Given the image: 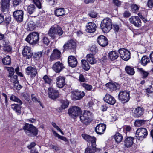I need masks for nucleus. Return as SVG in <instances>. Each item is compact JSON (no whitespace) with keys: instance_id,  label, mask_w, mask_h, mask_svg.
<instances>
[{"instance_id":"obj_18","label":"nucleus","mask_w":153,"mask_h":153,"mask_svg":"<svg viewBox=\"0 0 153 153\" xmlns=\"http://www.w3.org/2000/svg\"><path fill=\"white\" fill-rule=\"evenodd\" d=\"M22 54L24 57L27 59L31 58L32 55V53L31 52L30 48L28 46L24 47L22 52Z\"/></svg>"},{"instance_id":"obj_42","label":"nucleus","mask_w":153,"mask_h":153,"mask_svg":"<svg viewBox=\"0 0 153 153\" xmlns=\"http://www.w3.org/2000/svg\"><path fill=\"white\" fill-rule=\"evenodd\" d=\"M2 62L5 65H9L11 63V59L9 56H7L3 58L2 60Z\"/></svg>"},{"instance_id":"obj_19","label":"nucleus","mask_w":153,"mask_h":153,"mask_svg":"<svg viewBox=\"0 0 153 153\" xmlns=\"http://www.w3.org/2000/svg\"><path fill=\"white\" fill-rule=\"evenodd\" d=\"M104 101L107 103L111 105H114L116 101L114 98L111 95L107 94L104 98Z\"/></svg>"},{"instance_id":"obj_24","label":"nucleus","mask_w":153,"mask_h":153,"mask_svg":"<svg viewBox=\"0 0 153 153\" xmlns=\"http://www.w3.org/2000/svg\"><path fill=\"white\" fill-rule=\"evenodd\" d=\"M65 78L63 76H59L56 79V84L57 86L59 88L63 87L65 85Z\"/></svg>"},{"instance_id":"obj_15","label":"nucleus","mask_w":153,"mask_h":153,"mask_svg":"<svg viewBox=\"0 0 153 153\" xmlns=\"http://www.w3.org/2000/svg\"><path fill=\"white\" fill-rule=\"evenodd\" d=\"M73 99L75 100H79L82 98L85 95L84 92L82 91L75 90L72 91Z\"/></svg>"},{"instance_id":"obj_7","label":"nucleus","mask_w":153,"mask_h":153,"mask_svg":"<svg viewBox=\"0 0 153 153\" xmlns=\"http://www.w3.org/2000/svg\"><path fill=\"white\" fill-rule=\"evenodd\" d=\"M118 52L120 58L125 61H128L130 58V52L127 49L122 48L119 49Z\"/></svg>"},{"instance_id":"obj_49","label":"nucleus","mask_w":153,"mask_h":153,"mask_svg":"<svg viewBox=\"0 0 153 153\" xmlns=\"http://www.w3.org/2000/svg\"><path fill=\"white\" fill-rule=\"evenodd\" d=\"M53 133L55 134V136L61 139V140L65 142L68 141V140L65 137L59 135V134L56 132L55 131L53 132Z\"/></svg>"},{"instance_id":"obj_58","label":"nucleus","mask_w":153,"mask_h":153,"mask_svg":"<svg viewBox=\"0 0 153 153\" xmlns=\"http://www.w3.org/2000/svg\"><path fill=\"white\" fill-rule=\"evenodd\" d=\"M83 138L87 142H88L89 139L90 137V136L85 134H82Z\"/></svg>"},{"instance_id":"obj_10","label":"nucleus","mask_w":153,"mask_h":153,"mask_svg":"<svg viewBox=\"0 0 153 153\" xmlns=\"http://www.w3.org/2000/svg\"><path fill=\"white\" fill-rule=\"evenodd\" d=\"M148 134L146 129L144 128H138L135 133V136L137 137L145 138Z\"/></svg>"},{"instance_id":"obj_1","label":"nucleus","mask_w":153,"mask_h":153,"mask_svg":"<svg viewBox=\"0 0 153 153\" xmlns=\"http://www.w3.org/2000/svg\"><path fill=\"white\" fill-rule=\"evenodd\" d=\"M23 130L26 134L30 137L35 136L38 134V129L32 124L26 123L23 127Z\"/></svg>"},{"instance_id":"obj_44","label":"nucleus","mask_w":153,"mask_h":153,"mask_svg":"<svg viewBox=\"0 0 153 153\" xmlns=\"http://www.w3.org/2000/svg\"><path fill=\"white\" fill-rule=\"evenodd\" d=\"M81 62L83 65V68L86 70H88L90 68V67L88 63L85 60H82Z\"/></svg>"},{"instance_id":"obj_20","label":"nucleus","mask_w":153,"mask_h":153,"mask_svg":"<svg viewBox=\"0 0 153 153\" xmlns=\"http://www.w3.org/2000/svg\"><path fill=\"white\" fill-rule=\"evenodd\" d=\"M76 43L73 40L68 41L63 46L64 51L69 49H74L76 47Z\"/></svg>"},{"instance_id":"obj_59","label":"nucleus","mask_w":153,"mask_h":153,"mask_svg":"<svg viewBox=\"0 0 153 153\" xmlns=\"http://www.w3.org/2000/svg\"><path fill=\"white\" fill-rule=\"evenodd\" d=\"M139 8L138 6L136 4L133 5L131 6L132 11L133 13H135L136 11L138 10Z\"/></svg>"},{"instance_id":"obj_40","label":"nucleus","mask_w":153,"mask_h":153,"mask_svg":"<svg viewBox=\"0 0 153 153\" xmlns=\"http://www.w3.org/2000/svg\"><path fill=\"white\" fill-rule=\"evenodd\" d=\"M114 139L117 143H120L123 138L122 136L119 133H117L114 135Z\"/></svg>"},{"instance_id":"obj_57","label":"nucleus","mask_w":153,"mask_h":153,"mask_svg":"<svg viewBox=\"0 0 153 153\" xmlns=\"http://www.w3.org/2000/svg\"><path fill=\"white\" fill-rule=\"evenodd\" d=\"M9 71V77H11L14 74V69L13 68H9L8 69Z\"/></svg>"},{"instance_id":"obj_46","label":"nucleus","mask_w":153,"mask_h":153,"mask_svg":"<svg viewBox=\"0 0 153 153\" xmlns=\"http://www.w3.org/2000/svg\"><path fill=\"white\" fill-rule=\"evenodd\" d=\"M43 79L46 83L49 84H50L52 82V79L47 75H45Z\"/></svg>"},{"instance_id":"obj_17","label":"nucleus","mask_w":153,"mask_h":153,"mask_svg":"<svg viewBox=\"0 0 153 153\" xmlns=\"http://www.w3.org/2000/svg\"><path fill=\"white\" fill-rule=\"evenodd\" d=\"M86 31L88 33H93L95 32L97 27L96 24L93 22L88 23L86 26Z\"/></svg>"},{"instance_id":"obj_47","label":"nucleus","mask_w":153,"mask_h":153,"mask_svg":"<svg viewBox=\"0 0 153 153\" xmlns=\"http://www.w3.org/2000/svg\"><path fill=\"white\" fill-rule=\"evenodd\" d=\"M81 85L87 90L90 91L92 89V86L89 84L83 83L81 84Z\"/></svg>"},{"instance_id":"obj_37","label":"nucleus","mask_w":153,"mask_h":153,"mask_svg":"<svg viewBox=\"0 0 153 153\" xmlns=\"http://www.w3.org/2000/svg\"><path fill=\"white\" fill-rule=\"evenodd\" d=\"M87 59L91 64H93L96 63V60L94 56L92 54H88L87 55Z\"/></svg>"},{"instance_id":"obj_48","label":"nucleus","mask_w":153,"mask_h":153,"mask_svg":"<svg viewBox=\"0 0 153 153\" xmlns=\"http://www.w3.org/2000/svg\"><path fill=\"white\" fill-rule=\"evenodd\" d=\"M56 33L57 34V36L58 35L59 36H61L63 34V31L62 28L59 26L57 25V27L56 28Z\"/></svg>"},{"instance_id":"obj_55","label":"nucleus","mask_w":153,"mask_h":153,"mask_svg":"<svg viewBox=\"0 0 153 153\" xmlns=\"http://www.w3.org/2000/svg\"><path fill=\"white\" fill-rule=\"evenodd\" d=\"M52 126L60 132L63 135L64 134L63 132L61 130L59 127L57 126L55 123L52 122Z\"/></svg>"},{"instance_id":"obj_51","label":"nucleus","mask_w":153,"mask_h":153,"mask_svg":"<svg viewBox=\"0 0 153 153\" xmlns=\"http://www.w3.org/2000/svg\"><path fill=\"white\" fill-rule=\"evenodd\" d=\"M142 75L143 78H145L147 77L149 74V73L143 70L142 68H140L139 69Z\"/></svg>"},{"instance_id":"obj_61","label":"nucleus","mask_w":153,"mask_h":153,"mask_svg":"<svg viewBox=\"0 0 153 153\" xmlns=\"http://www.w3.org/2000/svg\"><path fill=\"white\" fill-rule=\"evenodd\" d=\"M89 15L91 17L94 18L97 16V14L95 12L92 11L89 13Z\"/></svg>"},{"instance_id":"obj_29","label":"nucleus","mask_w":153,"mask_h":153,"mask_svg":"<svg viewBox=\"0 0 153 153\" xmlns=\"http://www.w3.org/2000/svg\"><path fill=\"white\" fill-rule=\"evenodd\" d=\"M10 0H1L2 11L3 12L7 10L10 5Z\"/></svg>"},{"instance_id":"obj_5","label":"nucleus","mask_w":153,"mask_h":153,"mask_svg":"<svg viewBox=\"0 0 153 153\" xmlns=\"http://www.w3.org/2000/svg\"><path fill=\"white\" fill-rule=\"evenodd\" d=\"M118 98L120 101L123 103L128 102L130 98L129 91H120Z\"/></svg>"},{"instance_id":"obj_60","label":"nucleus","mask_w":153,"mask_h":153,"mask_svg":"<svg viewBox=\"0 0 153 153\" xmlns=\"http://www.w3.org/2000/svg\"><path fill=\"white\" fill-rule=\"evenodd\" d=\"M11 17L10 16L7 17L5 19L4 22L7 25H8L11 21Z\"/></svg>"},{"instance_id":"obj_6","label":"nucleus","mask_w":153,"mask_h":153,"mask_svg":"<svg viewBox=\"0 0 153 153\" xmlns=\"http://www.w3.org/2000/svg\"><path fill=\"white\" fill-rule=\"evenodd\" d=\"M81 112V110L80 108L76 106H74L70 108L68 111L69 116L72 118L80 115Z\"/></svg>"},{"instance_id":"obj_54","label":"nucleus","mask_w":153,"mask_h":153,"mask_svg":"<svg viewBox=\"0 0 153 153\" xmlns=\"http://www.w3.org/2000/svg\"><path fill=\"white\" fill-rule=\"evenodd\" d=\"M42 40L43 44L46 45H48L50 43V40L47 37H43Z\"/></svg>"},{"instance_id":"obj_23","label":"nucleus","mask_w":153,"mask_h":153,"mask_svg":"<svg viewBox=\"0 0 153 153\" xmlns=\"http://www.w3.org/2000/svg\"><path fill=\"white\" fill-rule=\"evenodd\" d=\"M64 68L63 64L59 61L56 62L52 67V69L57 73L60 72Z\"/></svg>"},{"instance_id":"obj_63","label":"nucleus","mask_w":153,"mask_h":153,"mask_svg":"<svg viewBox=\"0 0 153 153\" xmlns=\"http://www.w3.org/2000/svg\"><path fill=\"white\" fill-rule=\"evenodd\" d=\"M147 5L149 8H152L153 7V0H148Z\"/></svg>"},{"instance_id":"obj_28","label":"nucleus","mask_w":153,"mask_h":153,"mask_svg":"<svg viewBox=\"0 0 153 153\" xmlns=\"http://www.w3.org/2000/svg\"><path fill=\"white\" fill-rule=\"evenodd\" d=\"M20 104H14L11 105V108L16 113H17L18 115H19L21 114V109L22 107Z\"/></svg>"},{"instance_id":"obj_32","label":"nucleus","mask_w":153,"mask_h":153,"mask_svg":"<svg viewBox=\"0 0 153 153\" xmlns=\"http://www.w3.org/2000/svg\"><path fill=\"white\" fill-rule=\"evenodd\" d=\"M36 8L34 4H30L27 7V13L30 15H31L35 13L36 12Z\"/></svg>"},{"instance_id":"obj_43","label":"nucleus","mask_w":153,"mask_h":153,"mask_svg":"<svg viewBox=\"0 0 153 153\" xmlns=\"http://www.w3.org/2000/svg\"><path fill=\"white\" fill-rule=\"evenodd\" d=\"M62 104L61 107L62 109H64L68 107L69 102L66 100H62L61 101Z\"/></svg>"},{"instance_id":"obj_35","label":"nucleus","mask_w":153,"mask_h":153,"mask_svg":"<svg viewBox=\"0 0 153 153\" xmlns=\"http://www.w3.org/2000/svg\"><path fill=\"white\" fill-rule=\"evenodd\" d=\"M54 13L57 16H62L65 14L64 9L63 8H60L56 9L54 11Z\"/></svg>"},{"instance_id":"obj_16","label":"nucleus","mask_w":153,"mask_h":153,"mask_svg":"<svg viewBox=\"0 0 153 153\" xmlns=\"http://www.w3.org/2000/svg\"><path fill=\"white\" fill-rule=\"evenodd\" d=\"M61 57V53L59 50L55 49L53 50L50 56V59L51 61L58 59Z\"/></svg>"},{"instance_id":"obj_64","label":"nucleus","mask_w":153,"mask_h":153,"mask_svg":"<svg viewBox=\"0 0 153 153\" xmlns=\"http://www.w3.org/2000/svg\"><path fill=\"white\" fill-rule=\"evenodd\" d=\"M113 2L114 4L116 6H119L121 5V2L119 0H113Z\"/></svg>"},{"instance_id":"obj_53","label":"nucleus","mask_w":153,"mask_h":153,"mask_svg":"<svg viewBox=\"0 0 153 153\" xmlns=\"http://www.w3.org/2000/svg\"><path fill=\"white\" fill-rule=\"evenodd\" d=\"M42 52H38L34 53V57L36 59H38L42 56Z\"/></svg>"},{"instance_id":"obj_21","label":"nucleus","mask_w":153,"mask_h":153,"mask_svg":"<svg viewBox=\"0 0 153 153\" xmlns=\"http://www.w3.org/2000/svg\"><path fill=\"white\" fill-rule=\"evenodd\" d=\"M49 36L53 39H55L58 37L56 27L54 26H52L48 31Z\"/></svg>"},{"instance_id":"obj_41","label":"nucleus","mask_w":153,"mask_h":153,"mask_svg":"<svg viewBox=\"0 0 153 153\" xmlns=\"http://www.w3.org/2000/svg\"><path fill=\"white\" fill-rule=\"evenodd\" d=\"M10 99L11 101L16 102L20 105H22V101L14 95H12L10 96Z\"/></svg>"},{"instance_id":"obj_52","label":"nucleus","mask_w":153,"mask_h":153,"mask_svg":"<svg viewBox=\"0 0 153 153\" xmlns=\"http://www.w3.org/2000/svg\"><path fill=\"white\" fill-rule=\"evenodd\" d=\"M13 6L16 7L19 5L22 2V0H12Z\"/></svg>"},{"instance_id":"obj_4","label":"nucleus","mask_w":153,"mask_h":153,"mask_svg":"<svg viewBox=\"0 0 153 153\" xmlns=\"http://www.w3.org/2000/svg\"><path fill=\"white\" fill-rule=\"evenodd\" d=\"M39 37L38 33L34 32L30 33L26 38V40L30 44L33 45L35 44L38 42Z\"/></svg>"},{"instance_id":"obj_39","label":"nucleus","mask_w":153,"mask_h":153,"mask_svg":"<svg viewBox=\"0 0 153 153\" xmlns=\"http://www.w3.org/2000/svg\"><path fill=\"white\" fill-rule=\"evenodd\" d=\"M150 60L149 58L146 56H144L142 58L141 60V62L142 65L145 66L147 64V63L150 62Z\"/></svg>"},{"instance_id":"obj_9","label":"nucleus","mask_w":153,"mask_h":153,"mask_svg":"<svg viewBox=\"0 0 153 153\" xmlns=\"http://www.w3.org/2000/svg\"><path fill=\"white\" fill-rule=\"evenodd\" d=\"M14 19L18 22H21L23 20L24 12L21 10H18L13 13Z\"/></svg>"},{"instance_id":"obj_31","label":"nucleus","mask_w":153,"mask_h":153,"mask_svg":"<svg viewBox=\"0 0 153 153\" xmlns=\"http://www.w3.org/2000/svg\"><path fill=\"white\" fill-rule=\"evenodd\" d=\"M39 21H38V22H37V24H36L35 22L33 21H30L28 24L27 30L30 31L33 30L35 28L37 25L39 24Z\"/></svg>"},{"instance_id":"obj_26","label":"nucleus","mask_w":153,"mask_h":153,"mask_svg":"<svg viewBox=\"0 0 153 153\" xmlns=\"http://www.w3.org/2000/svg\"><path fill=\"white\" fill-rule=\"evenodd\" d=\"M119 56L118 52L115 51L110 52L108 54V57L111 61H114L117 59Z\"/></svg>"},{"instance_id":"obj_22","label":"nucleus","mask_w":153,"mask_h":153,"mask_svg":"<svg viewBox=\"0 0 153 153\" xmlns=\"http://www.w3.org/2000/svg\"><path fill=\"white\" fill-rule=\"evenodd\" d=\"M106 128V125L104 124H100L97 125L95 130L96 132L99 134H103Z\"/></svg>"},{"instance_id":"obj_56","label":"nucleus","mask_w":153,"mask_h":153,"mask_svg":"<svg viewBox=\"0 0 153 153\" xmlns=\"http://www.w3.org/2000/svg\"><path fill=\"white\" fill-rule=\"evenodd\" d=\"M95 148L92 149L88 147L85 150V153H95L94 150L95 151Z\"/></svg>"},{"instance_id":"obj_50","label":"nucleus","mask_w":153,"mask_h":153,"mask_svg":"<svg viewBox=\"0 0 153 153\" xmlns=\"http://www.w3.org/2000/svg\"><path fill=\"white\" fill-rule=\"evenodd\" d=\"M33 1L38 8L40 9L42 8V5L40 0H33Z\"/></svg>"},{"instance_id":"obj_30","label":"nucleus","mask_w":153,"mask_h":153,"mask_svg":"<svg viewBox=\"0 0 153 153\" xmlns=\"http://www.w3.org/2000/svg\"><path fill=\"white\" fill-rule=\"evenodd\" d=\"M134 138L132 137H129L126 138L124 141V145L127 147H130L132 146L133 143Z\"/></svg>"},{"instance_id":"obj_12","label":"nucleus","mask_w":153,"mask_h":153,"mask_svg":"<svg viewBox=\"0 0 153 153\" xmlns=\"http://www.w3.org/2000/svg\"><path fill=\"white\" fill-rule=\"evenodd\" d=\"M97 42L102 47L106 46L108 44V40L107 38L103 35H100L98 37Z\"/></svg>"},{"instance_id":"obj_8","label":"nucleus","mask_w":153,"mask_h":153,"mask_svg":"<svg viewBox=\"0 0 153 153\" xmlns=\"http://www.w3.org/2000/svg\"><path fill=\"white\" fill-rule=\"evenodd\" d=\"M144 109L142 107L138 106L132 110V116L136 118L141 117L144 113Z\"/></svg>"},{"instance_id":"obj_38","label":"nucleus","mask_w":153,"mask_h":153,"mask_svg":"<svg viewBox=\"0 0 153 153\" xmlns=\"http://www.w3.org/2000/svg\"><path fill=\"white\" fill-rule=\"evenodd\" d=\"M125 70L126 73L130 75H133L135 73L134 69L131 67L126 66L125 68Z\"/></svg>"},{"instance_id":"obj_33","label":"nucleus","mask_w":153,"mask_h":153,"mask_svg":"<svg viewBox=\"0 0 153 153\" xmlns=\"http://www.w3.org/2000/svg\"><path fill=\"white\" fill-rule=\"evenodd\" d=\"M13 79V82L14 83V88L17 90H19L22 88V86L18 84L17 80V76L16 75H14L12 78Z\"/></svg>"},{"instance_id":"obj_2","label":"nucleus","mask_w":153,"mask_h":153,"mask_svg":"<svg viewBox=\"0 0 153 153\" xmlns=\"http://www.w3.org/2000/svg\"><path fill=\"white\" fill-rule=\"evenodd\" d=\"M112 22L109 18H106L103 20L101 22L100 27L105 33L109 32L112 28Z\"/></svg>"},{"instance_id":"obj_62","label":"nucleus","mask_w":153,"mask_h":153,"mask_svg":"<svg viewBox=\"0 0 153 153\" xmlns=\"http://www.w3.org/2000/svg\"><path fill=\"white\" fill-rule=\"evenodd\" d=\"M48 4L51 6L56 4V0H46Z\"/></svg>"},{"instance_id":"obj_3","label":"nucleus","mask_w":153,"mask_h":153,"mask_svg":"<svg viewBox=\"0 0 153 153\" xmlns=\"http://www.w3.org/2000/svg\"><path fill=\"white\" fill-rule=\"evenodd\" d=\"M92 113L89 111H85L83 114L81 113L79 117L81 122L85 125H87L92 120Z\"/></svg>"},{"instance_id":"obj_36","label":"nucleus","mask_w":153,"mask_h":153,"mask_svg":"<svg viewBox=\"0 0 153 153\" xmlns=\"http://www.w3.org/2000/svg\"><path fill=\"white\" fill-rule=\"evenodd\" d=\"M12 48L8 43L5 42L3 44V50L5 52H9L11 51Z\"/></svg>"},{"instance_id":"obj_11","label":"nucleus","mask_w":153,"mask_h":153,"mask_svg":"<svg viewBox=\"0 0 153 153\" xmlns=\"http://www.w3.org/2000/svg\"><path fill=\"white\" fill-rule=\"evenodd\" d=\"M26 73L28 75L32 77H34L37 74V69L32 66H28L25 69Z\"/></svg>"},{"instance_id":"obj_27","label":"nucleus","mask_w":153,"mask_h":153,"mask_svg":"<svg viewBox=\"0 0 153 153\" xmlns=\"http://www.w3.org/2000/svg\"><path fill=\"white\" fill-rule=\"evenodd\" d=\"M90 138L88 141V142H90L91 143V146L94 149V148H95V152H100V150H101V149L100 148H96V138L94 137H92L90 136Z\"/></svg>"},{"instance_id":"obj_25","label":"nucleus","mask_w":153,"mask_h":153,"mask_svg":"<svg viewBox=\"0 0 153 153\" xmlns=\"http://www.w3.org/2000/svg\"><path fill=\"white\" fill-rule=\"evenodd\" d=\"M68 62L69 65L72 67H75L77 64V59L74 56H71L68 57Z\"/></svg>"},{"instance_id":"obj_34","label":"nucleus","mask_w":153,"mask_h":153,"mask_svg":"<svg viewBox=\"0 0 153 153\" xmlns=\"http://www.w3.org/2000/svg\"><path fill=\"white\" fill-rule=\"evenodd\" d=\"M106 86L109 88L110 91H112L117 89L118 85L116 83L109 82L107 83L106 84Z\"/></svg>"},{"instance_id":"obj_14","label":"nucleus","mask_w":153,"mask_h":153,"mask_svg":"<svg viewBox=\"0 0 153 153\" xmlns=\"http://www.w3.org/2000/svg\"><path fill=\"white\" fill-rule=\"evenodd\" d=\"M48 94L49 97L52 99H56L58 97L59 95L58 91L52 88H48Z\"/></svg>"},{"instance_id":"obj_45","label":"nucleus","mask_w":153,"mask_h":153,"mask_svg":"<svg viewBox=\"0 0 153 153\" xmlns=\"http://www.w3.org/2000/svg\"><path fill=\"white\" fill-rule=\"evenodd\" d=\"M146 121L142 120H137L134 122V125L136 126H140L144 124Z\"/></svg>"},{"instance_id":"obj_13","label":"nucleus","mask_w":153,"mask_h":153,"mask_svg":"<svg viewBox=\"0 0 153 153\" xmlns=\"http://www.w3.org/2000/svg\"><path fill=\"white\" fill-rule=\"evenodd\" d=\"M131 23L137 27H140L141 25V20L138 16H132L129 19Z\"/></svg>"}]
</instances>
